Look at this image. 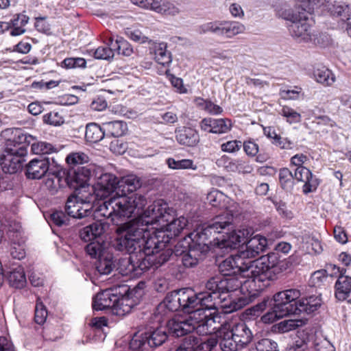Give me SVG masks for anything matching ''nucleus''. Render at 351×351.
<instances>
[{"label": "nucleus", "mask_w": 351, "mask_h": 351, "mask_svg": "<svg viewBox=\"0 0 351 351\" xmlns=\"http://www.w3.org/2000/svg\"><path fill=\"white\" fill-rule=\"evenodd\" d=\"M217 344L222 351L241 350L231 330L221 327L217 331L216 338L209 337L202 341L193 335L186 337L176 351H211Z\"/></svg>", "instance_id": "7"}, {"label": "nucleus", "mask_w": 351, "mask_h": 351, "mask_svg": "<svg viewBox=\"0 0 351 351\" xmlns=\"http://www.w3.org/2000/svg\"><path fill=\"white\" fill-rule=\"evenodd\" d=\"M59 151V147L45 143V188L51 195H57L58 197L62 195L61 166L57 158L50 155Z\"/></svg>", "instance_id": "13"}, {"label": "nucleus", "mask_w": 351, "mask_h": 351, "mask_svg": "<svg viewBox=\"0 0 351 351\" xmlns=\"http://www.w3.org/2000/svg\"><path fill=\"white\" fill-rule=\"evenodd\" d=\"M313 77L317 82L325 86H331L336 80L334 73L325 67L315 69L313 71Z\"/></svg>", "instance_id": "41"}, {"label": "nucleus", "mask_w": 351, "mask_h": 351, "mask_svg": "<svg viewBox=\"0 0 351 351\" xmlns=\"http://www.w3.org/2000/svg\"><path fill=\"white\" fill-rule=\"evenodd\" d=\"M119 232L121 237H117L113 246L117 251L130 254L125 268V275L140 277L150 267L158 268L167 263L174 254L173 250L158 244L149 245L147 249V241L151 239V232L142 229L138 225L125 226Z\"/></svg>", "instance_id": "1"}, {"label": "nucleus", "mask_w": 351, "mask_h": 351, "mask_svg": "<svg viewBox=\"0 0 351 351\" xmlns=\"http://www.w3.org/2000/svg\"><path fill=\"white\" fill-rule=\"evenodd\" d=\"M280 114L286 118L287 121L290 124L301 121V114L290 107L283 106Z\"/></svg>", "instance_id": "53"}, {"label": "nucleus", "mask_w": 351, "mask_h": 351, "mask_svg": "<svg viewBox=\"0 0 351 351\" xmlns=\"http://www.w3.org/2000/svg\"><path fill=\"white\" fill-rule=\"evenodd\" d=\"M168 335L165 327H156L147 329L146 331L135 333L130 341V348L143 349V351H152L162 345L167 339Z\"/></svg>", "instance_id": "17"}, {"label": "nucleus", "mask_w": 351, "mask_h": 351, "mask_svg": "<svg viewBox=\"0 0 351 351\" xmlns=\"http://www.w3.org/2000/svg\"><path fill=\"white\" fill-rule=\"evenodd\" d=\"M316 340L315 334L306 330H298L289 351H305L307 349H313L314 346H317L315 344Z\"/></svg>", "instance_id": "28"}, {"label": "nucleus", "mask_w": 351, "mask_h": 351, "mask_svg": "<svg viewBox=\"0 0 351 351\" xmlns=\"http://www.w3.org/2000/svg\"><path fill=\"white\" fill-rule=\"evenodd\" d=\"M219 316L215 313L208 315H202L198 312L189 315L188 318L175 317L169 319L166 325V329L170 335L179 337L195 331L199 335L211 334L216 328L213 324L219 322Z\"/></svg>", "instance_id": "5"}, {"label": "nucleus", "mask_w": 351, "mask_h": 351, "mask_svg": "<svg viewBox=\"0 0 351 351\" xmlns=\"http://www.w3.org/2000/svg\"><path fill=\"white\" fill-rule=\"evenodd\" d=\"M278 292L274 294L272 298H264L261 302H258L249 309L250 313L254 316H258L267 307H269L270 309L261 317V320L264 323H272L277 319L285 317V315H279L278 312H277V308H276L277 303L275 298Z\"/></svg>", "instance_id": "23"}, {"label": "nucleus", "mask_w": 351, "mask_h": 351, "mask_svg": "<svg viewBox=\"0 0 351 351\" xmlns=\"http://www.w3.org/2000/svg\"><path fill=\"white\" fill-rule=\"evenodd\" d=\"M159 13L166 15H176L179 13V9L173 3L163 1Z\"/></svg>", "instance_id": "64"}, {"label": "nucleus", "mask_w": 351, "mask_h": 351, "mask_svg": "<svg viewBox=\"0 0 351 351\" xmlns=\"http://www.w3.org/2000/svg\"><path fill=\"white\" fill-rule=\"evenodd\" d=\"M250 261L243 260L242 257L237 254L223 260L219 265V270L220 275L226 278H235L245 282V280L253 279V274H250Z\"/></svg>", "instance_id": "18"}, {"label": "nucleus", "mask_w": 351, "mask_h": 351, "mask_svg": "<svg viewBox=\"0 0 351 351\" xmlns=\"http://www.w3.org/2000/svg\"><path fill=\"white\" fill-rule=\"evenodd\" d=\"M306 321L302 319H285L279 322L276 328L279 332L285 333L304 326Z\"/></svg>", "instance_id": "48"}, {"label": "nucleus", "mask_w": 351, "mask_h": 351, "mask_svg": "<svg viewBox=\"0 0 351 351\" xmlns=\"http://www.w3.org/2000/svg\"><path fill=\"white\" fill-rule=\"evenodd\" d=\"M237 161L238 159L230 160L228 156H223L217 160V164L219 165L223 162L227 171L238 172Z\"/></svg>", "instance_id": "60"}, {"label": "nucleus", "mask_w": 351, "mask_h": 351, "mask_svg": "<svg viewBox=\"0 0 351 351\" xmlns=\"http://www.w3.org/2000/svg\"><path fill=\"white\" fill-rule=\"evenodd\" d=\"M176 141L181 145L186 147H195L199 142L198 132L191 127H179L175 130Z\"/></svg>", "instance_id": "27"}, {"label": "nucleus", "mask_w": 351, "mask_h": 351, "mask_svg": "<svg viewBox=\"0 0 351 351\" xmlns=\"http://www.w3.org/2000/svg\"><path fill=\"white\" fill-rule=\"evenodd\" d=\"M169 211L168 204L163 199L156 200L139 215L136 223L126 222L118 226L116 230L117 237L122 235V232L119 230H121V228H123L125 226L138 225L140 228L152 232L153 230L149 229V226L160 227L162 223L167 222L172 217Z\"/></svg>", "instance_id": "12"}, {"label": "nucleus", "mask_w": 351, "mask_h": 351, "mask_svg": "<svg viewBox=\"0 0 351 351\" xmlns=\"http://www.w3.org/2000/svg\"><path fill=\"white\" fill-rule=\"evenodd\" d=\"M66 162L69 169L62 171L61 168L63 186L66 184L69 188L77 190L88 185L91 173L95 166L91 164L84 166L89 162L88 155L83 152H72L66 156Z\"/></svg>", "instance_id": "8"}, {"label": "nucleus", "mask_w": 351, "mask_h": 351, "mask_svg": "<svg viewBox=\"0 0 351 351\" xmlns=\"http://www.w3.org/2000/svg\"><path fill=\"white\" fill-rule=\"evenodd\" d=\"M245 244V249L241 251L239 254L242 257L243 260L245 258H255L258 256L261 252L265 251L267 245V240L265 237L256 235L250 240L247 239Z\"/></svg>", "instance_id": "25"}, {"label": "nucleus", "mask_w": 351, "mask_h": 351, "mask_svg": "<svg viewBox=\"0 0 351 351\" xmlns=\"http://www.w3.org/2000/svg\"><path fill=\"white\" fill-rule=\"evenodd\" d=\"M249 351H278V344L269 339H262L256 342Z\"/></svg>", "instance_id": "49"}, {"label": "nucleus", "mask_w": 351, "mask_h": 351, "mask_svg": "<svg viewBox=\"0 0 351 351\" xmlns=\"http://www.w3.org/2000/svg\"><path fill=\"white\" fill-rule=\"evenodd\" d=\"M19 149V152H15L3 149L0 156V165L4 173L14 174L23 169L27 152L23 149Z\"/></svg>", "instance_id": "22"}, {"label": "nucleus", "mask_w": 351, "mask_h": 351, "mask_svg": "<svg viewBox=\"0 0 351 351\" xmlns=\"http://www.w3.org/2000/svg\"><path fill=\"white\" fill-rule=\"evenodd\" d=\"M242 147L241 141H229L221 145V149L224 152L234 153L238 152Z\"/></svg>", "instance_id": "59"}, {"label": "nucleus", "mask_w": 351, "mask_h": 351, "mask_svg": "<svg viewBox=\"0 0 351 351\" xmlns=\"http://www.w3.org/2000/svg\"><path fill=\"white\" fill-rule=\"evenodd\" d=\"M8 238L9 240L10 241L11 245H25L26 237L25 236L23 230H22L21 232H18L17 233H9Z\"/></svg>", "instance_id": "63"}, {"label": "nucleus", "mask_w": 351, "mask_h": 351, "mask_svg": "<svg viewBox=\"0 0 351 351\" xmlns=\"http://www.w3.org/2000/svg\"><path fill=\"white\" fill-rule=\"evenodd\" d=\"M328 278L326 269H321L315 271L311 278L313 286H320L322 283Z\"/></svg>", "instance_id": "61"}, {"label": "nucleus", "mask_w": 351, "mask_h": 351, "mask_svg": "<svg viewBox=\"0 0 351 351\" xmlns=\"http://www.w3.org/2000/svg\"><path fill=\"white\" fill-rule=\"evenodd\" d=\"M180 289L171 291L165 296L163 301L158 305L157 311L160 313V310L162 308H167L169 311L175 312L181 311V302H180Z\"/></svg>", "instance_id": "33"}, {"label": "nucleus", "mask_w": 351, "mask_h": 351, "mask_svg": "<svg viewBox=\"0 0 351 351\" xmlns=\"http://www.w3.org/2000/svg\"><path fill=\"white\" fill-rule=\"evenodd\" d=\"M303 182L304 184L302 187V192L304 194H308L316 191L320 184V180L310 171V175H308Z\"/></svg>", "instance_id": "50"}, {"label": "nucleus", "mask_w": 351, "mask_h": 351, "mask_svg": "<svg viewBox=\"0 0 351 351\" xmlns=\"http://www.w3.org/2000/svg\"><path fill=\"white\" fill-rule=\"evenodd\" d=\"M61 66L65 69L85 68L86 61L83 58H67L61 63Z\"/></svg>", "instance_id": "52"}, {"label": "nucleus", "mask_w": 351, "mask_h": 351, "mask_svg": "<svg viewBox=\"0 0 351 351\" xmlns=\"http://www.w3.org/2000/svg\"><path fill=\"white\" fill-rule=\"evenodd\" d=\"M330 14L335 17H340L346 23L347 29H351V7L346 3H335L329 8Z\"/></svg>", "instance_id": "34"}, {"label": "nucleus", "mask_w": 351, "mask_h": 351, "mask_svg": "<svg viewBox=\"0 0 351 351\" xmlns=\"http://www.w3.org/2000/svg\"><path fill=\"white\" fill-rule=\"evenodd\" d=\"M272 203L274 204L276 211L278 215L285 219H292L293 217V214L291 210L287 208V206L286 202L279 199H272Z\"/></svg>", "instance_id": "54"}, {"label": "nucleus", "mask_w": 351, "mask_h": 351, "mask_svg": "<svg viewBox=\"0 0 351 351\" xmlns=\"http://www.w3.org/2000/svg\"><path fill=\"white\" fill-rule=\"evenodd\" d=\"M181 302V311L193 315L194 313L198 312L202 315H208L213 313L212 306L214 304H208L203 292L195 293L193 289L184 288L180 289Z\"/></svg>", "instance_id": "16"}, {"label": "nucleus", "mask_w": 351, "mask_h": 351, "mask_svg": "<svg viewBox=\"0 0 351 351\" xmlns=\"http://www.w3.org/2000/svg\"><path fill=\"white\" fill-rule=\"evenodd\" d=\"M335 298L339 301H343L346 300L351 291V277L343 275L341 273V276H339L337 280L335 285Z\"/></svg>", "instance_id": "30"}, {"label": "nucleus", "mask_w": 351, "mask_h": 351, "mask_svg": "<svg viewBox=\"0 0 351 351\" xmlns=\"http://www.w3.org/2000/svg\"><path fill=\"white\" fill-rule=\"evenodd\" d=\"M245 154L250 157H254L259 152L258 145L254 140L245 141L242 143Z\"/></svg>", "instance_id": "58"}, {"label": "nucleus", "mask_w": 351, "mask_h": 351, "mask_svg": "<svg viewBox=\"0 0 351 351\" xmlns=\"http://www.w3.org/2000/svg\"><path fill=\"white\" fill-rule=\"evenodd\" d=\"M217 228L215 224L204 226L199 230L193 234L191 241H182L178 242L174 247V255L178 257V262L185 268L196 267L202 261L207 253L210 251L209 241L213 231Z\"/></svg>", "instance_id": "3"}, {"label": "nucleus", "mask_w": 351, "mask_h": 351, "mask_svg": "<svg viewBox=\"0 0 351 351\" xmlns=\"http://www.w3.org/2000/svg\"><path fill=\"white\" fill-rule=\"evenodd\" d=\"M284 19L289 21L291 24L288 28L290 34L298 42H308L311 40L313 34L311 25L309 23V12L300 6L295 10H286L284 13Z\"/></svg>", "instance_id": "14"}, {"label": "nucleus", "mask_w": 351, "mask_h": 351, "mask_svg": "<svg viewBox=\"0 0 351 351\" xmlns=\"http://www.w3.org/2000/svg\"><path fill=\"white\" fill-rule=\"evenodd\" d=\"M187 221L184 217L172 219L169 221L162 223L160 227H152L151 239L147 241V245L158 244L166 246L172 239L178 237L182 230L186 227ZM149 245L147 249L149 252Z\"/></svg>", "instance_id": "15"}, {"label": "nucleus", "mask_w": 351, "mask_h": 351, "mask_svg": "<svg viewBox=\"0 0 351 351\" xmlns=\"http://www.w3.org/2000/svg\"><path fill=\"white\" fill-rule=\"evenodd\" d=\"M29 16L23 13H19L14 15L13 19L10 22H6L10 29H12L10 34L12 36H17L23 34L25 32L24 27L29 21Z\"/></svg>", "instance_id": "35"}, {"label": "nucleus", "mask_w": 351, "mask_h": 351, "mask_svg": "<svg viewBox=\"0 0 351 351\" xmlns=\"http://www.w3.org/2000/svg\"><path fill=\"white\" fill-rule=\"evenodd\" d=\"M10 255L14 259L21 260L26 256L25 245H13L10 247Z\"/></svg>", "instance_id": "62"}, {"label": "nucleus", "mask_w": 351, "mask_h": 351, "mask_svg": "<svg viewBox=\"0 0 351 351\" xmlns=\"http://www.w3.org/2000/svg\"><path fill=\"white\" fill-rule=\"evenodd\" d=\"M166 164L171 169H197V165L194 164L193 160L191 159L176 160L173 158H168L166 160Z\"/></svg>", "instance_id": "47"}, {"label": "nucleus", "mask_w": 351, "mask_h": 351, "mask_svg": "<svg viewBox=\"0 0 351 351\" xmlns=\"http://www.w3.org/2000/svg\"><path fill=\"white\" fill-rule=\"evenodd\" d=\"M105 135L103 130V125L100 126L95 123L87 124L86 127L85 138L87 141L96 143L102 140Z\"/></svg>", "instance_id": "40"}, {"label": "nucleus", "mask_w": 351, "mask_h": 351, "mask_svg": "<svg viewBox=\"0 0 351 351\" xmlns=\"http://www.w3.org/2000/svg\"><path fill=\"white\" fill-rule=\"evenodd\" d=\"M64 120L58 112L53 111L47 113L45 115V123L51 125L59 126L64 123Z\"/></svg>", "instance_id": "56"}, {"label": "nucleus", "mask_w": 351, "mask_h": 351, "mask_svg": "<svg viewBox=\"0 0 351 351\" xmlns=\"http://www.w3.org/2000/svg\"><path fill=\"white\" fill-rule=\"evenodd\" d=\"M275 298L277 312L285 317L301 313L312 314L317 311L323 303L320 293L302 295L300 290L296 287L278 291Z\"/></svg>", "instance_id": "2"}, {"label": "nucleus", "mask_w": 351, "mask_h": 351, "mask_svg": "<svg viewBox=\"0 0 351 351\" xmlns=\"http://www.w3.org/2000/svg\"><path fill=\"white\" fill-rule=\"evenodd\" d=\"M103 130L107 137H119L123 136L128 130L126 123L122 121H112L103 123Z\"/></svg>", "instance_id": "36"}, {"label": "nucleus", "mask_w": 351, "mask_h": 351, "mask_svg": "<svg viewBox=\"0 0 351 351\" xmlns=\"http://www.w3.org/2000/svg\"><path fill=\"white\" fill-rule=\"evenodd\" d=\"M95 265L96 270L99 274H110L116 267L113 254L110 252L104 253L102 256L96 261Z\"/></svg>", "instance_id": "31"}, {"label": "nucleus", "mask_w": 351, "mask_h": 351, "mask_svg": "<svg viewBox=\"0 0 351 351\" xmlns=\"http://www.w3.org/2000/svg\"><path fill=\"white\" fill-rule=\"evenodd\" d=\"M91 173V179L95 182L97 196L106 198L112 196L117 191L119 179L112 173H106L103 169L95 167Z\"/></svg>", "instance_id": "19"}, {"label": "nucleus", "mask_w": 351, "mask_h": 351, "mask_svg": "<svg viewBox=\"0 0 351 351\" xmlns=\"http://www.w3.org/2000/svg\"><path fill=\"white\" fill-rule=\"evenodd\" d=\"M113 56V47H99L94 52V57L96 59L110 60Z\"/></svg>", "instance_id": "57"}, {"label": "nucleus", "mask_w": 351, "mask_h": 351, "mask_svg": "<svg viewBox=\"0 0 351 351\" xmlns=\"http://www.w3.org/2000/svg\"><path fill=\"white\" fill-rule=\"evenodd\" d=\"M202 130L214 134H223L230 130L231 121L228 119L204 118L200 123Z\"/></svg>", "instance_id": "26"}, {"label": "nucleus", "mask_w": 351, "mask_h": 351, "mask_svg": "<svg viewBox=\"0 0 351 351\" xmlns=\"http://www.w3.org/2000/svg\"><path fill=\"white\" fill-rule=\"evenodd\" d=\"M47 223L50 226L51 229L53 230V226L62 227L64 226H68L69 224V217L67 213H64L62 210H54L49 217V219L47 220L45 218Z\"/></svg>", "instance_id": "46"}, {"label": "nucleus", "mask_w": 351, "mask_h": 351, "mask_svg": "<svg viewBox=\"0 0 351 351\" xmlns=\"http://www.w3.org/2000/svg\"><path fill=\"white\" fill-rule=\"evenodd\" d=\"M110 45L113 47V50L116 51L119 54L125 56H130L133 53V48L132 45L123 37L117 36L115 43H113V38L109 40Z\"/></svg>", "instance_id": "44"}, {"label": "nucleus", "mask_w": 351, "mask_h": 351, "mask_svg": "<svg viewBox=\"0 0 351 351\" xmlns=\"http://www.w3.org/2000/svg\"><path fill=\"white\" fill-rule=\"evenodd\" d=\"M248 281L250 280H245L243 285V282L238 279L226 278L221 275L210 277L207 280L205 283L206 291L203 293L208 304H214V306H212V311L213 313L216 312L219 316L218 323L220 322L221 318L218 306L225 300V298H223V295L240 289L241 292H248L250 296L256 295L255 291H252L250 287L247 285L245 286Z\"/></svg>", "instance_id": "6"}, {"label": "nucleus", "mask_w": 351, "mask_h": 351, "mask_svg": "<svg viewBox=\"0 0 351 351\" xmlns=\"http://www.w3.org/2000/svg\"><path fill=\"white\" fill-rule=\"evenodd\" d=\"M84 199L77 195H70L65 204V212L69 217L77 218Z\"/></svg>", "instance_id": "43"}, {"label": "nucleus", "mask_w": 351, "mask_h": 351, "mask_svg": "<svg viewBox=\"0 0 351 351\" xmlns=\"http://www.w3.org/2000/svg\"><path fill=\"white\" fill-rule=\"evenodd\" d=\"M5 138L4 149L8 152H19V149L27 152V147L35 138L27 134L23 130L17 128H7L2 132Z\"/></svg>", "instance_id": "21"}, {"label": "nucleus", "mask_w": 351, "mask_h": 351, "mask_svg": "<svg viewBox=\"0 0 351 351\" xmlns=\"http://www.w3.org/2000/svg\"><path fill=\"white\" fill-rule=\"evenodd\" d=\"M125 34L132 40L138 43H145L147 42H151V40H149V38L145 36L138 29L127 28V29L125 30Z\"/></svg>", "instance_id": "55"}, {"label": "nucleus", "mask_w": 351, "mask_h": 351, "mask_svg": "<svg viewBox=\"0 0 351 351\" xmlns=\"http://www.w3.org/2000/svg\"><path fill=\"white\" fill-rule=\"evenodd\" d=\"M129 290L127 286L123 285L98 293L93 302V309H110L113 315L119 317L129 314L135 306L134 302L128 294Z\"/></svg>", "instance_id": "9"}, {"label": "nucleus", "mask_w": 351, "mask_h": 351, "mask_svg": "<svg viewBox=\"0 0 351 351\" xmlns=\"http://www.w3.org/2000/svg\"><path fill=\"white\" fill-rule=\"evenodd\" d=\"M7 275L10 285L15 289H22L27 284L24 269L21 265L10 269Z\"/></svg>", "instance_id": "32"}, {"label": "nucleus", "mask_w": 351, "mask_h": 351, "mask_svg": "<svg viewBox=\"0 0 351 351\" xmlns=\"http://www.w3.org/2000/svg\"><path fill=\"white\" fill-rule=\"evenodd\" d=\"M34 322L37 325L34 327L35 330L41 335V337H43L44 303L43 302L42 298L40 297H38L36 300L34 312Z\"/></svg>", "instance_id": "45"}, {"label": "nucleus", "mask_w": 351, "mask_h": 351, "mask_svg": "<svg viewBox=\"0 0 351 351\" xmlns=\"http://www.w3.org/2000/svg\"><path fill=\"white\" fill-rule=\"evenodd\" d=\"M154 53L156 61L165 66H169L172 62L171 53L167 50V44L165 43H154Z\"/></svg>", "instance_id": "38"}, {"label": "nucleus", "mask_w": 351, "mask_h": 351, "mask_svg": "<svg viewBox=\"0 0 351 351\" xmlns=\"http://www.w3.org/2000/svg\"><path fill=\"white\" fill-rule=\"evenodd\" d=\"M25 167L27 178L39 180L44 177V158H34Z\"/></svg>", "instance_id": "37"}, {"label": "nucleus", "mask_w": 351, "mask_h": 351, "mask_svg": "<svg viewBox=\"0 0 351 351\" xmlns=\"http://www.w3.org/2000/svg\"><path fill=\"white\" fill-rule=\"evenodd\" d=\"M278 180L281 188L288 192L293 190L295 185L293 174L287 167L281 168L278 173Z\"/></svg>", "instance_id": "42"}, {"label": "nucleus", "mask_w": 351, "mask_h": 351, "mask_svg": "<svg viewBox=\"0 0 351 351\" xmlns=\"http://www.w3.org/2000/svg\"><path fill=\"white\" fill-rule=\"evenodd\" d=\"M230 330L241 349L246 347L253 339L252 332L245 322L238 323Z\"/></svg>", "instance_id": "29"}, {"label": "nucleus", "mask_w": 351, "mask_h": 351, "mask_svg": "<svg viewBox=\"0 0 351 351\" xmlns=\"http://www.w3.org/2000/svg\"><path fill=\"white\" fill-rule=\"evenodd\" d=\"M245 27L237 21H213L204 23L199 27V34L211 32L217 36L232 38L243 32Z\"/></svg>", "instance_id": "20"}, {"label": "nucleus", "mask_w": 351, "mask_h": 351, "mask_svg": "<svg viewBox=\"0 0 351 351\" xmlns=\"http://www.w3.org/2000/svg\"><path fill=\"white\" fill-rule=\"evenodd\" d=\"M108 197L95 213L106 219L110 218L114 223L116 219L131 217L136 210L138 213L143 208L145 202L142 197L134 200H130L131 198L124 195H112Z\"/></svg>", "instance_id": "11"}, {"label": "nucleus", "mask_w": 351, "mask_h": 351, "mask_svg": "<svg viewBox=\"0 0 351 351\" xmlns=\"http://www.w3.org/2000/svg\"><path fill=\"white\" fill-rule=\"evenodd\" d=\"M280 258V254L274 250L254 261H250V274H253V279H250L246 285L252 291H255L256 295L269 287L275 279L274 269L279 263Z\"/></svg>", "instance_id": "10"}, {"label": "nucleus", "mask_w": 351, "mask_h": 351, "mask_svg": "<svg viewBox=\"0 0 351 351\" xmlns=\"http://www.w3.org/2000/svg\"><path fill=\"white\" fill-rule=\"evenodd\" d=\"M85 251L91 258L97 259L109 252L108 243L104 240L92 241L86 245Z\"/></svg>", "instance_id": "39"}, {"label": "nucleus", "mask_w": 351, "mask_h": 351, "mask_svg": "<svg viewBox=\"0 0 351 351\" xmlns=\"http://www.w3.org/2000/svg\"><path fill=\"white\" fill-rule=\"evenodd\" d=\"M88 226L92 230V232L93 233V234L95 237L96 240H103L100 237L108 228L109 225L106 221L98 220L88 225Z\"/></svg>", "instance_id": "51"}, {"label": "nucleus", "mask_w": 351, "mask_h": 351, "mask_svg": "<svg viewBox=\"0 0 351 351\" xmlns=\"http://www.w3.org/2000/svg\"><path fill=\"white\" fill-rule=\"evenodd\" d=\"M141 186V182L140 178L136 175H128L119 179V187H117V191H116L115 195H124L131 198L130 200H134L139 197H142L145 202L143 207L147 204V199L145 197L141 194L133 193L137 189Z\"/></svg>", "instance_id": "24"}, {"label": "nucleus", "mask_w": 351, "mask_h": 351, "mask_svg": "<svg viewBox=\"0 0 351 351\" xmlns=\"http://www.w3.org/2000/svg\"><path fill=\"white\" fill-rule=\"evenodd\" d=\"M233 215L230 211H226L223 214L216 216L210 223L206 226H216L217 229L213 231L209 243L221 249H235L245 244L250 232L247 229L232 230Z\"/></svg>", "instance_id": "4"}]
</instances>
